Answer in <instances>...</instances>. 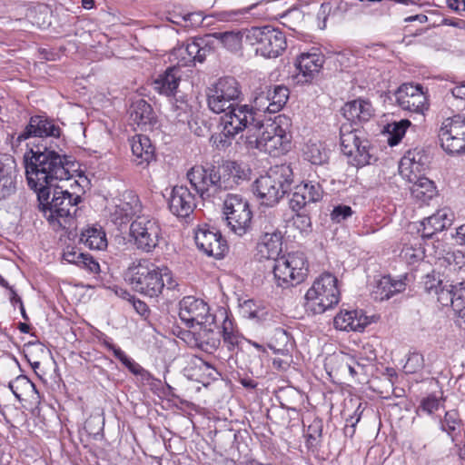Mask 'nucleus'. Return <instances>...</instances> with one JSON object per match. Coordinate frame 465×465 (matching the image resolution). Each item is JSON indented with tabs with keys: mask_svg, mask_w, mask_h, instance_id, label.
I'll use <instances>...</instances> for the list:
<instances>
[{
	"mask_svg": "<svg viewBox=\"0 0 465 465\" xmlns=\"http://www.w3.org/2000/svg\"><path fill=\"white\" fill-rule=\"evenodd\" d=\"M424 367L423 355L419 352L410 353L403 370L407 374H413L421 371Z\"/></svg>",
	"mask_w": 465,
	"mask_h": 465,
	"instance_id": "nucleus-53",
	"label": "nucleus"
},
{
	"mask_svg": "<svg viewBox=\"0 0 465 465\" xmlns=\"http://www.w3.org/2000/svg\"><path fill=\"white\" fill-rule=\"evenodd\" d=\"M453 221V213L449 209L438 210L420 223V232L423 240L431 239L436 233L449 228Z\"/></svg>",
	"mask_w": 465,
	"mask_h": 465,
	"instance_id": "nucleus-23",
	"label": "nucleus"
},
{
	"mask_svg": "<svg viewBox=\"0 0 465 465\" xmlns=\"http://www.w3.org/2000/svg\"><path fill=\"white\" fill-rule=\"evenodd\" d=\"M15 175L11 163L0 161V201L15 193Z\"/></svg>",
	"mask_w": 465,
	"mask_h": 465,
	"instance_id": "nucleus-37",
	"label": "nucleus"
},
{
	"mask_svg": "<svg viewBox=\"0 0 465 465\" xmlns=\"http://www.w3.org/2000/svg\"><path fill=\"white\" fill-rule=\"evenodd\" d=\"M28 186L37 193V200L45 201L51 189L73 178L76 163L57 152L52 144H36L24 154Z\"/></svg>",
	"mask_w": 465,
	"mask_h": 465,
	"instance_id": "nucleus-1",
	"label": "nucleus"
},
{
	"mask_svg": "<svg viewBox=\"0 0 465 465\" xmlns=\"http://www.w3.org/2000/svg\"><path fill=\"white\" fill-rule=\"evenodd\" d=\"M223 129L220 133L213 134L211 136L210 142L213 146H214L218 150H226L232 143V141L235 139L236 135L231 130L232 128L229 126V129L225 126H222Z\"/></svg>",
	"mask_w": 465,
	"mask_h": 465,
	"instance_id": "nucleus-50",
	"label": "nucleus"
},
{
	"mask_svg": "<svg viewBox=\"0 0 465 465\" xmlns=\"http://www.w3.org/2000/svg\"><path fill=\"white\" fill-rule=\"evenodd\" d=\"M201 328L197 332H189L191 336L190 343L207 353H213L221 345L222 330L216 322L201 324Z\"/></svg>",
	"mask_w": 465,
	"mask_h": 465,
	"instance_id": "nucleus-19",
	"label": "nucleus"
},
{
	"mask_svg": "<svg viewBox=\"0 0 465 465\" xmlns=\"http://www.w3.org/2000/svg\"><path fill=\"white\" fill-rule=\"evenodd\" d=\"M9 389L18 401H22V396L29 392H37L35 383L25 375H19L8 383Z\"/></svg>",
	"mask_w": 465,
	"mask_h": 465,
	"instance_id": "nucleus-46",
	"label": "nucleus"
},
{
	"mask_svg": "<svg viewBox=\"0 0 465 465\" xmlns=\"http://www.w3.org/2000/svg\"><path fill=\"white\" fill-rule=\"evenodd\" d=\"M430 157L422 149L410 150L401 160V169H410L411 173H420L428 166Z\"/></svg>",
	"mask_w": 465,
	"mask_h": 465,
	"instance_id": "nucleus-35",
	"label": "nucleus"
},
{
	"mask_svg": "<svg viewBox=\"0 0 465 465\" xmlns=\"http://www.w3.org/2000/svg\"><path fill=\"white\" fill-rule=\"evenodd\" d=\"M53 196L50 200H38L39 209L45 213L46 219L50 222L56 221L61 226L65 227L67 222L73 219L76 213V205L81 200L80 195L71 193L68 190H64L63 185L53 187Z\"/></svg>",
	"mask_w": 465,
	"mask_h": 465,
	"instance_id": "nucleus-7",
	"label": "nucleus"
},
{
	"mask_svg": "<svg viewBox=\"0 0 465 465\" xmlns=\"http://www.w3.org/2000/svg\"><path fill=\"white\" fill-rule=\"evenodd\" d=\"M453 284H443L433 295L442 306L450 305L454 310Z\"/></svg>",
	"mask_w": 465,
	"mask_h": 465,
	"instance_id": "nucleus-54",
	"label": "nucleus"
},
{
	"mask_svg": "<svg viewBox=\"0 0 465 465\" xmlns=\"http://www.w3.org/2000/svg\"><path fill=\"white\" fill-rule=\"evenodd\" d=\"M440 429L447 432L456 445L461 441L463 423L458 411L450 410L446 411L444 418L440 420Z\"/></svg>",
	"mask_w": 465,
	"mask_h": 465,
	"instance_id": "nucleus-33",
	"label": "nucleus"
},
{
	"mask_svg": "<svg viewBox=\"0 0 465 465\" xmlns=\"http://www.w3.org/2000/svg\"><path fill=\"white\" fill-rule=\"evenodd\" d=\"M77 266L84 268L92 273H98L100 272V265L98 262L87 253H84L83 259L78 261Z\"/></svg>",
	"mask_w": 465,
	"mask_h": 465,
	"instance_id": "nucleus-57",
	"label": "nucleus"
},
{
	"mask_svg": "<svg viewBox=\"0 0 465 465\" xmlns=\"http://www.w3.org/2000/svg\"><path fill=\"white\" fill-rule=\"evenodd\" d=\"M257 222L259 223L260 231L262 235H272L281 233L274 225L272 219L269 215H261L258 217Z\"/></svg>",
	"mask_w": 465,
	"mask_h": 465,
	"instance_id": "nucleus-56",
	"label": "nucleus"
},
{
	"mask_svg": "<svg viewBox=\"0 0 465 465\" xmlns=\"http://www.w3.org/2000/svg\"><path fill=\"white\" fill-rule=\"evenodd\" d=\"M115 357L134 374L141 376L143 381H150L152 379L151 373L143 369L139 363L129 358L124 351H117Z\"/></svg>",
	"mask_w": 465,
	"mask_h": 465,
	"instance_id": "nucleus-49",
	"label": "nucleus"
},
{
	"mask_svg": "<svg viewBox=\"0 0 465 465\" xmlns=\"http://www.w3.org/2000/svg\"><path fill=\"white\" fill-rule=\"evenodd\" d=\"M62 130L54 122L45 114L31 116L28 124L24 130L16 134L9 135L12 147H18L22 142L31 137H54L59 138Z\"/></svg>",
	"mask_w": 465,
	"mask_h": 465,
	"instance_id": "nucleus-14",
	"label": "nucleus"
},
{
	"mask_svg": "<svg viewBox=\"0 0 465 465\" xmlns=\"http://www.w3.org/2000/svg\"><path fill=\"white\" fill-rule=\"evenodd\" d=\"M323 196L322 185L313 181L302 182L294 187L292 198L290 200V208L293 212H300L308 204L317 203Z\"/></svg>",
	"mask_w": 465,
	"mask_h": 465,
	"instance_id": "nucleus-20",
	"label": "nucleus"
},
{
	"mask_svg": "<svg viewBox=\"0 0 465 465\" xmlns=\"http://www.w3.org/2000/svg\"><path fill=\"white\" fill-rule=\"evenodd\" d=\"M411 125V122L408 119L401 120L398 123H393L391 126L392 130L391 132V136L389 137V144L391 146L396 145L401 140L407 128Z\"/></svg>",
	"mask_w": 465,
	"mask_h": 465,
	"instance_id": "nucleus-52",
	"label": "nucleus"
},
{
	"mask_svg": "<svg viewBox=\"0 0 465 465\" xmlns=\"http://www.w3.org/2000/svg\"><path fill=\"white\" fill-rule=\"evenodd\" d=\"M168 205L177 217H188L196 207L194 194L186 186L176 185L172 189Z\"/></svg>",
	"mask_w": 465,
	"mask_h": 465,
	"instance_id": "nucleus-21",
	"label": "nucleus"
},
{
	"mask_svg": "<svg viewBox=\"0 0 465 465\" xmlns=\"http://www.w3.org/2000/svg\"><path fill=\"white\" fill-rule=\"evenodd\" d=\"M223 213L227 225L235 234L242 236L251 229L252 212L248 200L241 194L227 193Z\"/></svg>",
	"mask_w": 465,
	"mask_h": 465,
	"instance_id": "nucleus-11",
	"label": "nucleus"
},
{
	"mask_svg": "<svg viewBox=\"0 0 465 465\" xmlns=\"http://www.w3.org/2000/svg\"><path fill=\"white\" fill-rule=\"evenodd\" d=\"M354 212L349 205L338 204L333 207L330 216L333 223H340L351 217Z\"/></svg>",
	"mask_w": 465,
	"mask_h": 465,
	"instance_id": "nucleus-55",
	"label": "nucleus"
},
{
	"mask_svg": "<svg viewBox=\"0 0 465 465\" xmlns=\"http://www.w3.org/2000/svg\"><path fill=\"white\" fill-rule=\"evenodd\" d=\"M439 406H440L439 399L434 395H430L427 398H424L420 401V408L423 411H425L429 414H431L439 409Z\"/></svg>",
	"mask_w": 465,
	"mask_h": 465,
	"instance_id": "nucleus-58",
	"label": "nucleus"
},
{
	"mask_svg": "<svg viewBox=\"0 0 465 465\" xmlns=\"http://www.w3.org/2000/svg\"><path fill=\"white\" fill-rule=\"evenodd\" d=\"M434 183L427 177H419L411 187V193L413 198L427 203L436 195Z\"/></svg>",
	"mask_w": 465,
	"mask_h": 465,
	"instance_id": "nucleus-38",
	"label": "nucleus"
},
{
	"mask_svg": "<svg viewBox=\"0 0 465 465\" xmlns=\"http://www.w3.org/2000/svg\"><path fill=\"white\" fill-rule=\"evenodd\" d=\"M253 305H254V303L252 301H251V300L246 301V302H244V303L242 305V311H243L244 314H248L249 318L261 320L260 311L252 310Z\"/></svg>",
	"mask_w": 465,
	"mask_h": 465,
	"instance_id": "nucleus-63",
	"label": "nucleus"
},
{
	"mask_svg": "<svg viewBox=\"0 0 465 465\" xmlns=\"http://www.w3.org/2000/svg\"><path fill=\"white\" fill-rule=\"evenodd\" d=\"M80 242L92 250H104L107 247L106 234L101 226H87L82 231Z\"/></svg>",
	"mask_w": 465,
	"mask_h": 465,
	"instance_id": "nucleus-34",
	"label": "nucleus"
},
{
	"mask_svg": "<svg viewBox=\"0 0 465 465\" xmlns=\"http://www.w3.org/2000/svg\"><path fill=\"white\" fill-rule=\"evenodd\" d=\"M292 183L293 172L290 164L275 165L254 182L253 193L263 204L272 206L291 190Z\"/></svg>",
	"mask_w": 465,
	"mask_h": 465,
	"instance_id": "nucleus-4",
	"label": "nucleus"
},
{
	"mask_svg": "<svg viewBox=\"0 0 465 465\" xmlns=\"http://www.w3.org/2000/svg\"><path fill=\"white\" fill-rule=\"evenodd\" d=\"M341 110L343 116L354 124L368 122L373 115L371 104L363 99L348 102Z\"/></svg>",
	"mask_w": 465,
	"mask_h": 465,
	"instance_id": "nucleus-27",
	"label": "nucleus"
},
{
	"mask_svg": "<svg viewBox=\"0 0 465 465\" xmlns=\"http://www.w3.org/2000/svg\"><path fill=\"white\" fill-rule=\"evenodd\" d=\"M241 95V84L234 77H222L207 90L208 108L214 114L224 113L237 104Z\"/></svg>",
	"mask_w": 465,
	"mask_h": 465,
	"instance_id": "nucleus-10",
	"label": "nucleus"
},
{
	"mask_svg": "<svg viewBox=\"0 0 465 465\" xmlns=\"http://www.w3.org/2000/svg\"><path fill=\"white\" fill-rule=\"evenodd\" d=\"M454 312L458 317L457 324L465 329V282L453 284Z\"/></svg>",
	"mask_w": 465,
	"mask_h": 465,
	"instance_id": "nucleus-41",
	"label": "nucleus"
},
{
	"mask_svg": "<svg viewBox=\"0 0 465 465\" xmlns=\"http://www.w3.org/2000/svg\"><path fill=\"white\" fill-rule=\"evenodd\" d=\"M405 288L404 281L393 280L390 275H385L377 281L372 291V296L374 300L382 302L389 300L396 293L403 292Z\"/></svg>",
	"mask_w": 465,
	"mask_h": 465,
	"instance_id": "nucleus-30",
	"label": "nucleus"
},
{
	"mask_svg": "<svg viewBox=\"0 0 465 465\" xmlns=\"http://www.w3.org/2000/svg\"><path fill=\"white\" fill-rule=\"evenodd\" d=\"M258 5V3L252 4L247 7L233 9V10H224L217 12L214 15V17L222 22H232L236 21L240 16L245 15L249 14L254 7Z\"/></svg>",
	"mask_w": 465,
	"mask_h": 465,
	"instance_id": "nucleus-51",
	"label": "nucleus"
},
{
	"mask_svg": "<svg viewBox=\"0 0 465 465\" xmlns=\"http://www.w3.org/2000/svg\"><path fill=\"white\" fill-rule=\"evenodd\" d=\"M130 237L138 250L152 252L159 244L162 229L155 219L138 216L130 225Z\"/></svg>",
	"mask_w": 465,
	"mask_h": 465,
	"instance_id": "nucleus-12",
	"label": "nucleus"
},
{
	"mask_svg": "<svg viewBox=\"0 0 465 465\" xmlns=\"http://www.w3.org/2000/svg\"><path fill=\"white\" fill-rule=\"evenodd\" d=\"M371 323L362 311H341L333 320L336 329L341 331H362Z\"/></svg>",
	"mask_w": 465,
	"mask_h": 465,
	"instance_id": "nucleus-25",
	"label": "nucleus"
},
{
	"mask_svg": "<svg viewBox=\"0 0 465 465\" xmlns=\"http://www.w3.org/2000/svg\"><path fill=\"white\" fill-rule=\"evenodd\" d=\"M282 233L262 235L258 250L262 257L276 261L282 252Z\"/></svg>",
	"mask_w": 465,
	"mask_h": 465,
	"instance_id": "nucleus-36",
	"label": "nucleus"
},
{
	"mask_svg": "<svg viewBox=\"0 0 465 465\" xmlns=\"http://www.w3.org/2000/svg\"><path fill=\"white\" fill-rule=\"evenodd\" d=\"M194 241L199 250L216 259H221L228 251L226 240L216 228L204 224L197 229Z\"/></svg>",
	"mask_w": 465,
	"mask_h": 465,
	"instance_id": "nucleus-18",
	"label": "nucleus"
},
{
	"mask_svg": "<svg viewBox=\"0 0 465 465\" xmlns=\"http://www.w3.org/2000/svg\"><path fill=\"white\" fill-rule=\"evenodd\" d=\"M213 37L230 52H238L242 46V34L239 30L215 32Z\"/></svg>",
	"mask_w": 465,
	"mask_h": 465,
	"instance_id": "nucleus-40",
	"label": "nucleus"
},
{
	"mask_svg": "<svg viewBox=\"0 0 465 465\" xmlns=\"http://www.w3.org/2000/svg\"><path fill=\"white\" fill-rule=\"evenodd\" d=\"M322 420L315 419L308 427L309 439L316 440L322 435Z\"/></svg>",
	"mask_w": 465,
	"mask_h": 465,
	"instance_id": "nucleus-62",
	"label": "nucleus"
},
{
	"mask_svg": "<svg viewBox=\"0 0 465 465\" xmlns=\"http://www.w3.org/2000/svg\"><path fill=\"white\" fill-rule=\"evenodd\" d=\"M438 137L442 149L449 154H459L465 151V116L460 114L445 119Z\"/></svg>",
	"mask_w": 465,
	"mask_h": 465,
	"instance_id": "nucleus-13",
	"label": "nucleus"
},
{
	"mask_svg": "<svg viewBox=\"0 0 465 465\" xmlns=\"http://www.w3.org/2000/svg\"><path fill=\"white\" fill-rule=\"evenodd\" d=\"M305 158L312 164L321 165L327 163L328 152L321 143L309 142L304 150Z\"/></svg>",
	"mask_w": 465,
	"mask_h": 465,
	"instance_id": "nucleus-44",
	"label": "nucleus"
},
{
	"mask_svg": "<svg viewBox=\"0 0 465 465\" xmlns=\"http://www.w3.org/2000/svg\"><path fill=\"white\" fill-rule=\"evenodd\" d=\"M172 112L174 121L183 124H187L192 129V106L183 96L174 97V101L172 103Z\"/></svg>",
	"mask_w": 465,
	"mask_h": 465,
	"instance_id": "nucleus-39",
	"label": "nucleus"
},
{
	"mask_svg": "<svg viewBox=\"0 0 465 465\" xmlns=\"http://www.w3.org/2000/svg\"><path fill=\"white\" fill-rule=\"evenodd\" d=\"M84 253L76 250L74 247H67L63 253V259L69 263L77 265L78 261L83 259Z\"/></svg>",
	"mask_w": 465,
	"mask_h": 465,
	"instance_id": "nucleus-61",
	"label": "nucleus"
},
{
	"mask_svg": "<svg viewBox=\"0 0 465 465\" xmlns=\"http://www.w3.org/2000/svg\"><path fill=\"white\" fill-rule=\"evenodd\" d=\"M337 283V278L331 273L318 277L305 294L306 311L321 314L338 304L340 291Z\"/></svg>",
	"mask_w": 465,
	"mask_h": 465,
	"instance_id": "nucleus-5",
	"label": "nucleus"
},
{
	"mask_svg": "<svg viewBox=\"0 0 465 465\" xmlns=\"http://www.w3.org/2000/svg\"><path fill=\"white\" fill-rule=\"evenodd\" d=\"M125 280L135 292L151 298L158 297L165 285L168 289L175 286L168 268H161L146 259L130 266L125 273Z\"/></svg>",
	"mask_w": 465,
	"mask_h": 465,
	"instance_id": "nucleus-3",
	"label": "nucleus"
},
{
	"mask_svg": "<svg viewBox=\"0 0 465 465\" xmlns=\"http://www.w3.org/2000/svg\"><path fill=\"white\" fill-rule=\"evenodd\" d=\"M141 211L139 199L136 195H129V201H120L112 213L114 223L123 224Z\"/></svg>",
	"mask_w": 465,
	"mask_h": 465,
	"instance_id": "nucleus-32",
	"label": "nucleus"
},
{
	"mask_svg": "<svg viewBox=\"0 0 465 465\" xmlns=\"http://www.w3.org/2000/svg\"><path fill=\"white\" fill-rule=\"evenodd\" d=\"M270 97L268 85L261 86L254 92L253 105H250V107L253 108L256 114L257 111L271 113L272 103Z\"/></svg>",
	"mask_w": 465,
	"mask_h": 465,
	"instance_id": "nucleus-48",
	"label": "nucleus"
},
{
	"mask_svg": "<svg viewBox=\"0 0 465 465\" xmlns=\"http://www.w3.org/2000/svg\"><path fill=\"white\" fill-rule=\"evenodd\" d=\"M208 50L202 47L198 42L193 41L183 44L172 52L173 60L180 66L194 65L195 62L203 63L205 60Z\"/></svg>",
	"mask_w": 465,
	"mask_h": 465,
	"instance_id": "nucleus-24",
	"label": "nucleus"
},
{
	"mask_svg": "<svg viewBox=\"0 0 465 465\" xmlns=\"http://www.w3.org/2000/svg\"><path fill=\"white\" fill-rule=\"evenodd\" d=\"M296 214L293 216V225L301 232L307 231L311 227V217L308 214L300 213L295 212Z\"/></svg>",
	"mask_w": 465,
	"mask_h": 465,
	"instance_id": "nucleus-60",
	"label": "nucleus"
},
{
	"mask_svg": "<svg viewBox=\"0 0 465 465\" xmlns=\"http://www.w3.org/2000/svg\"><path fill=\"white\" fill-rule=\"evenodd\" d=\"M246 39L252 45H256V54L265 58H277L287 48L285 34L271 25L252 27L247 31Z\"/></svg>",
	"mask_w": 465,
	"mask_h": 465,
	"instance_id": "nucleus-8",
	"label": "nucleus"
},
{
	"mask_svg": "<svg viewBox=\"0 0 465 465\" xmlns=\"http://www.w3.org/2000/svg\"><path fill=\"white\" fill-rule=\"evenodd\" d=\"M181 80L180 70L175 66L168 67L163 74L153 81L154 89L161 94L174 96Z\"/></svg>",
	"mask_w": 465,
	"mask_h": 465,
	"instance_id": "nucleus-29",
	"label": "nucleus"
},
{
	"mask_svg": "<svg viewBox=\"0 0 465 465\" xmlns=\"http://www.w3.org/2000/svg\"><path fill=\"white\" fill-rule=\"evenodd\" d=\"M324 61V55L317 52L301 54L295 63L298 83H310L320 73Z\"/></svg>",
	"mask_w": 465,
	"mask_h": 465,
	"instance_id": "nucleus-22",
	"label": "nucleus"
},
{
	"mask_svg": "<svg viewBox=\"0 0 465 465\" xmlns=\"http://www.w3.org/2000/svg\"><path fill=\"white\" fill-rule=\"evenodd\" d=\"M228 112L221 117V125L225 126L229 129V126L232 128L231 130L235 134L243 132L250 126L255 128H261L262 126V122L256 119V113L253 108H251L248 104H238L227 109Z\"/></svg>",
	"mask_w": 465,
	"mask_h": 465,
	"instance_id": "nucleus-17",
	"label": "nucleus"
},
{
	"mask_svg": "<svg viewBox=\"0 0 465 465\" xmlns=\"http://www.w3.org/2000/svg\"><path fill=\"white\" fill-rule=\"evenodd\" d=\"M130 118L141 129H151L157 124V115L152 105L143 99L134 102L130 108Z\"/></svg>",
	"mask_w": 465,
	"mask_h": 465,
	"instance_id": "nucleus-26",
	"label": "nucleus"
},
{
	"mask_svg": "<svg viewBox=\"0 0 465 465\" xmlns=\"http://www.w3.org/2000/svg\"><path fill=\"white\" fill-rule=\"evenodd\" d=\"M224 315L223 325H222V337L223 344L230 351H240L244 347V338L239 333L238 331L234 330L232 321L228 317L226 312H223Z\"/></svg>",
	"mask_w": 465,
	"mask_h": 465,
	"instance_id": "nucleus-31",
	"label": "nucleus"
},
{
	"mask_svg": "<svg viewBox=\"0 0 465 465\" xmlns=\"http://www.w3.org/2000/svg\"><path fill=\"white\" fill-rule=\"evenodd\" d=\"M131 149L137 165L147 166L155 160L154 146L146 135H134L131 139Z\"/></svg>",
	"mask_w": 465,
	"mask_h": 465,
	"instance_id": "nucleus-28",
	"label": "nucleus"
},
{
	"mask_svg": "<svg viewBox=\"0 0 465 465\" xmlns=\"http://www.w3.org/2000/svg\"><path fill=\"white\" fill-rule=\"evenodd\" d=\"M239 360L252 373L262 366V354L254 351L252 348L243 347L240 351L235 352Z\"/></svg>",
	"mask_w": 465,
	"mask_h": 465,
	"instance_id": "nucleus-42",
	"label": "nucleus"
},
{
	"mask_svg": "<svg viewBox=\"0 0 465 465\" xmlns=\"http://www.w3.org/2000/svg\"><path fill=\"white\" fill-rule=\"evenodd\" d=\"M307 272V260L302 252H290L274 261V278L277 284L283 288L299 284L305 279Z\"/></svg>",
	"mask_w": 465,
	"mask_h": 465,
	"instance_id": "nucleus-9",
	"label": "nucleus"
},
{
	"mask_svg": "<svg viewBox=\"0 0 465 465\" xmlns=\"http://www.w3.org/2000/svg\"><path fill=\"white\" fill-rule=\"evenodd\" d=\"M291 129L292 120L284 114L278 115L256 139V148L272 156L285 153L291 148Z\"/></svg>",
	"mask_w": 465,
	"mask_h": 465,
	"instance_id": "nucleus-6",
	"label": "nucleus"
},
{
	"mask_svg": "<svg viewBox=\"0 0 465 465\" xmlns=\"http://www.w3.org/2000/svg\"><path fill=\"white\" fill-rule=\"evenodd\" d=\"M132 302L134 308L140 315L144 316L149 312V308L144 302L135 299L134 297H132Z\"/></svg>",
	"mask_w": 465,
	"mask_h": 465,
	"instance_id": "nucleus-64",
	"label": "nucleus"
},
{
	"mask_svg": "<svg viewBox=\"0 0 465 465\" xmlns=\"http://www.w3.org/2000/svg\"><path fill=\"white\" fill-rule=\"evenodd\" d=\"M362 134V132L357 128H352L351 125L342 124L340 129L341 147L344 154H351V148L358 141V138Z\"/></svg>",
	"mask_w": 465,
	"mask_h": 465,
	"instance_id": "nucleus-43",
	"label": "nucleus"
},
{
	"mask_svg": "<svg viewBox=\"0 0 465 465\" xmlns=\"http://www.w3.org/2000/svg\"><path fill=\"white\" fill-rule=\"evenodd\" d=\"M272 103L271 113H277L286 104L290 91L284 85H268Z\"/></svg>",
	"mask_w": 465,
	"mask_h": 465,
	"instance_id": "nucleus-45",
	"label": "nucleus"
},
{
	"mask_svg": "<svg viewBox=\"0 0 465 465\" xmlns=\"http://www.w3.org/2000/svg\"><path fill=\"white\" fill-rule=\"evenodd\" d=\"M360 150L355 152L354 157L350 160L351 163L357 167L365 166L371 164L377 160L374 155V148L371 146L369 140L363 141L362 145L359 148Z\"/></svg>",
	"mask_w": 465,
	"mask_h": 465,
	"instance_id": "nucleus-47",
	"label": "nucleus"
},
{
	"mask_svg": "<svg viewBox=\"0 0 465 465\" xmlns=\"http://www.w3.org/2000/svg\"><path fill=\"white\" fill-rule=\"evenodd\" d=\"M179 317L188 326L214 323V314L202 299L193 296L183 297L179 302Z\"/></svg>",
	"mask_w": 465,
	"mask_h": 465,
	"instance_id": "nucleus-16",
	"label": "nucleus"
},
{
	"mask_svg": "<svg viewBox=\"0 0 465 465\" xmlns=\"http://www.w3.org/2000/svg\"><path fill=\"white\" fill-rule=\"evenodd\" d=\"M442 285V281L430 274H427L423 282L424 290L429 294H434Z\"/></svg>",
	"mask_w": 465,
	"mask_h": 465,
	"instance_id": "nucleus-59",
	"label": "nucleus"
},
{
	"mask_svg": "<svg viewBox=\"0 0 465 465\" xmlns=\"http://www.w3.org/2000/svg\"><path fill=\"white\" fill-rule=\"evenodd\" d=\"M187 178L203 200L213 202L248 180V170L236 161L225 160L218 165L193 166L187 172Z\"/></svg>",
	"mask_w": 465,
	"mask_h": 465,
	"instance_id": "nucleus-2",
	"label": "nucleus"
},
{
	"mask_svg": "<svg viewBox=\"0 0 465 465\" xmlns=\"http://www.w3.org/2000/svg\"><path fill=\"white\" fill-rule=\"evenodd\" d=\"M396 102L401 108L424 116L429 109L427 92L421 84H403L395 92Z\"/></svg>",
	"mask_w": 465,
	"mask_h": 465,
	"instance_id": "nucleus-15",
	"label": "nucleus"
}]
</instances>
